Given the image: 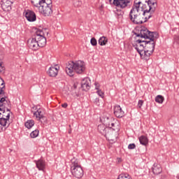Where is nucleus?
<instances>
[{
    "mask_svg": "<svg viewBox=\"0 0 179 179\" xmlns=\"http://www.w3.org/2000/svg\"><path fill=\"white\" fill-rule=\"evenodd\" d=\"M135 34L136 37H141V38L149 40L145 41V50L150 51L151 52L155 51V45H156L155 38H156L157 36L156 32H150V31L148 30L146 27H143L140 29V33H136Z\"/></svg>",
    "mask_w": 179,
    "mask_h": 179,
    "instance_id": "obj_1",
    "label": "nucleus"
},
{
    "mask_svg": "<svg viewBox=\"0 0 179 179\" xmlns=\"http://www.w3.org/2000/svg\"><path fill=\"white\" fill-rule=\"evenodd\" d=\"M141 3H142V1L135 0L129 12V20L133 24H143V23H145V20L143 18V14L141 11Z\"/></svg>",
    "mask_w": 179,
    "mask_h": 179,
    "instance_id": "obj_2",
    "label": "nucleus"
},
{
    "mask_svg": "<svg viewBox=\"0 0 179 179\" xmlns=\"http://www.w3.org/2000/svg\"><path fill=\"white\" fill-rule=\"evenodd\" d=\"M8 107H10V101L7 98V104L0 105V132L3 131V128L6 129L10 125V121H9L10 110Z\"/></svg>",
    "mask_w": 179,
    "mask_h": 179,
    "instance_id": "obj_3",
    "label": "nucleus"
},
{
    "mask_svg": "<svg viewBox=\"0 0 179 179\" xmlns=\"http://www.w3.org/2000/svg\"><path fill=\"white\" fill-rule=\"evenodd\" d=\"M86 71L85 62L78 60L77 62H69L66 66V73L69 76H73L76 73H83Z\"/></svg>",
    "mask_w": 179,
    "mask_h": 179,
    "instance_id": "obj_4",
    "label": "nucleus"
},
{
    "mask_svg": "<svg viewBox=\"0 0 179 179\" xmlns=\"http://www.w3.org/2000/svg\"><path fill=\"white\" fill-rule=\"evenodd\" d=\"M71 172L72 176L76 178H82L84 176L83 169L80 166V162L78 159L73 158L71 159Z\"/></svg>",
    "mask_w": 179,
    "mask_h": 179,
    "instance_id": "obj_5",
    "label": "nucleus"
},
{
    "mask_svg": "<svg viewBox=\"0 0 179 179\" xmlns=\"http://www.w3.org/2000/svg\"><path fill=\"white\" fill-rule=\"evenodd\" d=\"M36 10L43 16H51L52 15V1L51 0H49V2L45 1V3H43Z\"/></svg>",
    "mask_w": 179,
    "mask_h": 179,
    "instance_id": "obj_6",
    "label": "nucleus"
},
{
    "mask_svg": "<svg viewBox=\"0 0 179 179\" xmlns=\"http://www.w3.org/2000/svg\"><path fill=\"white\" fill-rule=\"evenodd\" d=\"M98 131L99 134L103 135L108 141H113V139H114L115 134L114 132H113V129L107 127L106 124H99L98 126Z\"/></svg>",
    "mask_w": 179,
    "mask_h": 179,
    "instance_id": "obj_7",
    "label": "nucleus"
},
{
    "mask_svg": "<svg viewBox=\"0 0 179 179\" xmlns=\"http://www.w3.org/2000/svg\"><path fill=\"white\" fill-rule=\"evenodd\" d=\"M35 33L39 48L45 46V44H47V39L44 35V31L43 29H36Z\"/></svg>",
    "mask_w": 179,
    "mask_h": 179,
    "instance_id": "obj_8",
    "label": "nucleus"
},
{
    "mask_svg": "<svg viewBox=\"0 0 179 179\" xmlns=\"http://www.w3.org/2000/svg\"><path fill=\"white\" fill-rule=\"evenodd\" d=\"M8 104V97L5 95V81L0 77V106Z\"/></svg>",
    "mask_w": 179,
    "mask_h": 179,
    "instance_id": "obj_9",
    "label": "nucleus"
},
{
    "mask_svg": "<svg viewBox=\"0 0 179 179\" xmlns=\"http://www.w3.org/2000/svg\"><path fill=\"white\" fill-rule=\"evenodd\" d=\"M157 8V4L155 3H152L151 6H148L149 10H145L144 11H142L143 17L144 19L145 23L149 20L150 17L152 16V13H155V11L156 10V8Z\"/></svg>",
    "mask_w": 179,
    "mask_h": 179,
    "instance_id": "obj_10",
    "label": "nucleus"
},
{
    "mask_svg": "<svg viewBox=\"0 0 179 179\" xmlns=\"http://www.w3.org/2000/svg\"><path fill=\"white\" fill-rule=\"evenodd\" d=\"M103 121V124L108 127V128H112L113 131H115V119L113 118L110 115H105L101 119Z\"/></svg>",
    "mask_w": 179,
    "mask_h": 179,
    "instance_id": "obj_11",
    "label": "nucleus"
},
{
    "mask_svg": "<svg viewBox=\"0 0 179 179\" xmlns=\"http://www.w3.org/2000/svg\"><path fill=\"white\" fill-rule=\"evenodd\" d=\"M110 5H114L116 8H120V9H124L127 8L132 0H108Z\"/></svg>",
    "mask_w": 179,
    "mask_h": 179,
    "instance_id": "obj_12",
    "label": "nucleus"
},
{
    "mask_svg": "<svg viewBox=\"0 0 179 179\" xmlns=\"http://www.w3.org/2000/svg\"><path fill=\"white\" fill-rule=\"evenodd\" d=\"M27 45L29 48L32 50L33 51H37L38 50V43L37 41V36L36 35V32L34 35L32 36V38H30L27 41Z\"/></svg>",
    "mask_w": 179,
    "mask_h": 179,
    "instance_id": "obj_13",
    "label": "nucleus"
},
{
    "mask_svg": "<svg viewBox=\"0 0 179 179\" xmlns=\"http://www.w3.org/2000/svg\"><path fill=\"white\" fill-rule=\"evenodd\" d=\"M145 41L142 39H138L136 41V43L133 44L134 48L136 50L138 54L142 53V52L145 50Z\"/></svg>",
    "mask_w": 179,
    "mask_h": 179,
    "instance_id": "obj_14",
    "label": "nucleus"
},
{
    "mask_svg": "<svg viewBox=\"0 0 179 179\" xmlns=\"http://www.w3.org/2000/svg\"><path fill=\"white\" fill-rule=\"evenodd\" d=\"M59 71V66L58 65L52 66L47 71V73L50 78H55L57 76Z\"/></svg>",
    "mask_w": 179,
    "mask_h": 179,
    "instance_id": "obj_15",
    "label": "nucleus"
},
{
    "mask_svg": "<svg viewBox=\"0 0 179 179\" xmlns=\"http://www.w3.org/2000/svg\"><path fill=\"white\" fill-rule=\"evenodd\" d=\"M25 17L28 22H36L37 17L33 10H27L25 12Z\"/></svg>",
    "mask_w": 179,
    "mask_h": 179,
    "instance_id": "obj_16",
    "label": "nucleus"
},
{
    "mask_svg": "<svg viewBox=\"0 0 179 179\" xmlns=\"http://www.w3.org/2000/svg\"><path fill=\"white\" fill-rule=\"evenodd\" d=\"M114 115H115L117 118H122V117L125 115V113L124 110H122V108H121V106L119 105H116L114 107Z\"/></svg>",
    "mask_w": 179,
    "mask_h": 179,
    "instance_id": "obj_17",
    "label": "nucleus"
},
{
    "mask_svg": "<svg viewBox=\"0 0 179 179\" xmlns=\"http://www.w3.org/2000/svg\"><path fill=\"white\" fill-rule=\"evenodd\" d=\"M90 79L89 78H85L83 79L81 82V87L83 90L85 92H87V90H90Z\"/></svg>",
    "mask_w": 179,
    "mask_h": 179,
    "instance_id": "obj_18",
    "label": "nucleus"
},
{
    "mask_svg": "<svg viewBox=\"0 0 179 179\" xmlns=\"http://www.w3.org/2000/svg\"><path fill=\"white\" fill-rule=\"evenodd\" d=\"M44 114V109L40 108L34 113V115L36 117V118L38 120V121H41V120H45Z\"/></svg>",
    "mask_w": 179,
    "mask_h": 179,
    "instance_id": "obj_19",
    "label": "nucleus"
},
{
    "mask_svg": "<svg viewBox=\"0 0 179 179\" xmlns=\"http://www.w3.org/2000/svg\"><path fill=\"white\" fill-rule=\"evenodd\" d=\"M153 54V52H151L150 50H146L145 49L141 53H139L140 57L142 59H145V61H148L150 58V55Z\"/></svg>",
    "mask_w": 179,
    "mask_h": 179,
    "instance_id": "obj_20",
    "label": "nucleus"
},
{
    "mask_svg": "<svg viewBox=\"0 0 179 179\" xmlns=\"http://www.w3.org/2000/svg\"><path fill=\"white\" fill-rule=\"evenodd\" d=\"M153 3L157 5V1L156 0H148L147 3L143 4L140 10L142 12H145V10H149V6H151L152 3Z\"/></svg>",
    "mask_w": 179,
    "mask_h": 179,
    "instance_id": "obj_21",
    "label": "nucleus"
},
{
    "mask_svg": "<svg viewBox=\"0 0 179 179\" xmlns=\"http://www.w3.org/2000/svg\"><path fill=\"white\" fill-rule=\"evenodd\" d=\"M34 163L38 170L41 171H44V169H45V161L43 159L35 160Z\"/></svg>",
    "mask_w": 179,
    "mask_h": 179,
    "instance_id": "obj_22",
    "label": "nucleus"
},
{
    "mask_svg": "<svg viewBox=\"0 0 179 179\" xmlns=\"http://www.w3.org/2000/svg\"><path fill=\"white\" fill-rule=\"evenodd\" d=\"M1 5L4 12H9L12 10V4H10V3H8L3 0H1Z\"/></svg>",
    "mask_w": 179,
    "mask_h": 179,
    "instance_id": "obj_23",
    "label": "nucleus"
},
{
    "mask_svg": "<svg viewBox=\"0 0 179 179\" xmlns=\"http://www.w3.org/2000/svg\"><path fill=\"white\" fill-rule=\"evenodd\" d=\"M46 0H31L32 5L35 8V10H37L40 6L43 5V3H45Z\"/></svg>",
    "mask_w": 179,
    "mask_h": 179,
    "instance_id": "obj_24",
    "label": "nucleus"
},
{
    "mask_svg": "<svg viewBox=\"0 0 179 179\" xmlns=\"http://www.w3.org/2000/svg\"><path fill=\"white\" fill-rule=\"evenodd\" d=\"M138 140L141 145H143V146H148L149 145V138H148V136H141L138 138Z\"/></svg>",
    "mask_w": 179,
    "mask_h": 179,
    "instance_id": "obj_25",
    "label": "nucleus"
},
{
    "mask_svg": "<svg viewBox=\"0 0 179 179\" xmlns=\"http://www.w3.org/2000/svg\"><path fill=\"white\" fill-rule=\"evenodd\" d=\"M162 166L158 164H154L153 167H152V172L156 176H158V174H160L162 173Z\"/></svg>",
    "mask_w": 179,
    "mask_h": 179,
    "instance_id": "obj_26",
    "label": "nucleus"
},
{
    "mask_svg": "<svg viewBox=\"0 0 179 179\" xmlns=\"http://www.w3.org/2000/svg\"><path fill=\"white\" fill-rule=\"evenodd\" d=\"M98 43L99 45H106L108 43V38L106 36H102L99 38Z\"/></svg>",
    "mask_w": 179,
    "mask_h": 179,
    "instance_id": "obj_27",
    "label": "nucleus"
},
{
    "mask_svg": "<svg viewBox=\"0 0 179 179\" xmlns=\"http://www.w3.org/2000/svg\"><path fill=\"white\" fill-rule=\"evenodd\" d=\"M24 125L26 128H27L28 129H31V127L34 126V120H28L25 122Z\"/></svg>",
    "mask_w": 179,
    "mask_h": 179,
    "instance_id": "obj_28",
    "label": "nucleus"
},
{
    "mask_svg": "<svg viewBox=\"0 0 179 179\" xmlns=\"http://www.w3.org/2000/svg\"><path fill=\"white\" fill-rule=\"evenodd\" d=\"M155 101L156 103H158L159 104H163V102L164 101V96L162 95H157L155 97Z\"/></svg>",
    "mask_w": 179,
    "mask_h": 179,
    "instance_id": "obj_29",
    "label": "nucleus"
},
{
    "mask_svg": "<svg viewBox=\"0 0 179 179\" xmlns=\"http://www.w3.org/2000/svg\"><path fill=\"white\" fill-rule=\"evenodd\" d=\"M73 5L76 8H80L82 6V1L73 0Z\"/></svg>",
    "mask_w": 179,
    "mask_h": 179,
    "instance_id": "obj_30",
    "label": "nucleus"
},
{
    "mask_svg": "<svg viewBox=\"0 0 179 179\" xmlns=\"http://www.w3.org/2000/svg\"><path fill=\"white\" fill-rule=\"evenodd\" d=\"M38 133H39V131L38 129L33 131L30 134L31 138H37L38 136Z\"/></svg>",
    "mask_w": 179,
    "mask_h": 179,
    "instance_id": "obj_31",
    "label": "nucleus"
},
{
    "mask_svg": "<svg viewBox=\"0 0 179 179\" xmlns=\"http://www.w3.org/2000/svg\"><path fill=\"white\" fill-rule=\"evenodd\" d=\"M115 15L116 16H117V17H122V15H124V11H122V10L117 9Z\"/></svg>",
    "mask_w": 179,
    "mask_h": 179,
    "instance_id": "obj_32",
    "label": "nucleus"
},
{
    "mask_svg": "<svg viewBox=\"0 0 179 179\" xmlns=\"http://www.w3.org/2000/svg\"><path fill=\"white\" fill-rule=\"evenodd\" d=\"M96 94H98V96H99V97H101V99L104 98V92L101 91V90H98L96 91Z\"/></svg>",
    "mask_w": 179,
    "mask_h": 179,
    "instance_id": "obj_33",
    "label": "nucleus"
},
{
    "mask_svg": "<svg viewBox=\"0 0 179 179\" xmlns=\"http://www.w3.org/2000/svg\"><path fill=\"white\" fill-rule=\"evenodd\" d=\"M90 43L94 47L97 45V40H96L94 38H91Z\"/></svg>",
    "mask_w": 179,
    "mask_h": 179,
    "instance_id": "obj_34",
    "label": "nucleus"
},
{
    "mask_svg": "<svg viewBox=\"0 0 179 179\" xmlns=\"http://www.w3.org/2000/svg\"><path fill=\"white\" fill-rule=\"evenodd\" d=\"M136 148V145H135V143H131L128 145V149L129 150H133L135 149Z\"/></svg>",
    "mask_w": 179,
    "mask_h": 179,
    "instance_id": "obj_35",
    "label": "nucleus"
},
{
    "mask_svg": "<svg viewBox=\"0 0 179 179\" xmlns=\"http://www.w3.org/2000/svg\"><path fill=\"white\" fill-rule=\"evenodd\" d=\"M5 70V67L3 66V63L0 62V73Z\"/></svg>",
    "mask_w": 179,
    "mask_h": 179,
    "instance_id": "obj_36",
    "label": "nucleus"
},
{
    "mask_svg": "<svg viewBox=\"0 0 179 179\" xmlns=\"http://www.w3.org/2000/svg\"><path fill=\"white\" fill-rule=\"evenodd\" d=\"M94 86L96 91L100 90V84L98 82L94 83Z\"/></svg>",
    "mask_w": 179,
    "mask_h": 179,
    "instance_id": "obj_37",
    "label": "nucleus"
},
{
    "mask_svg": "<svg viewBox=\"0 0 179 179\" xmlns=\"http://www.w3.org/2000/svg\"><path fill=\"white\" fill-rule=\"evenodd\" d=\"M94 103L96 104V106H100V99L99 98H95Z\"/></svg>",
    "mask_w": 179,
    "mask_h": 179,
    "instance_id": "obj_38",
    "label": "nucleus"
},
{
    "mask_svg": "<svg viewBox=\"0 0 179 179\" xmlns=\"http://www.w3.org/2000/svg\"><path fill=\"white\" fill-rule=\"evenodd\" d=\"M142 106H143V101L139 100L137 106L138 107V108H141Z\"/></svg>",
    "mask_w": 179,
    "mask_h": 179,
    "instance_id": "obj_39",
    "label": "nucleus"
},
{
    "mask_svg": "<svg viewBox=\"0 0 179 179\" xmlns=\"http://www.w3.org/2000/svg\"><path fill=\"white\" fill-rule=\"evenodd\" d=\"M174 40L176 44H179V36H175Z\"/></svg>",
    "mask_w": 179,
    "mask_h": 179,
    "instance_id": "obj_40",
    "label": "nucleus"
},
{
    "mask_svg": "<svg viewBox=\"0 0 179 179\" xmlns=\"http://www.w3.org/2000/svg\"><path fill=\"white\" fill-rule=\"evenodd\" d=\"M62 107H63V108H66V107H68V103H62Z\"/></svg>",
    "mask_w": 179,
    "mask_h": 179,
    "instance_id": "obj_41",
    "label": "nucleus"
},
{
    "mask_svg": "<svg viewBox=\"0 0 179 179\" xmlns=\"http://www.w3.org/2000/svg\"><path fill=\"white\" fill-rule=\"evenodd\" d=\"M142 1V3H141V5H145V3H147V2L149 1V0H140ZM145 2V3H143Z\"/></svg>",
    "mask_w": 179,
    "mask_h": 179,
    "instance_id": "obj_42",
    "label": "nucleus"
},
{
    "mask_svg": "<svg viewBox=\"0 0 179 179\" xmlns=\"http://www.w3.org/2000/svg\"><path fill=\"white\" fill-rule=\"evenodd\" d=\"M176 178L179 179V173L176 176Z\"/></svg>",
    "mask_w": 179,
    "mask_h": 179,
    "instance_id": "obj_43",
    "label": "nucleus"
},
{
    "mask_svg": "<svg viewBox=\"0 0 179 179\" xmlns=\"http://www.w3.org/2000/svg\"><path fill=\"white\" fill-rule=\"evenodd\" d=\"M71 133H72V130H69V134H71Z\"/></svg>",
    "mask_w": 179,
    "mask_h": 179,
    "instance_id": "obj_44",
    "label": "nucleus"
},
{
    "mask_svg": "<svg viewBox=\"0 0 179 179\" xmlns=\"http://www.w3.org/2000/svg\"><path fill=\"white\" fill-rule=\"evenodd\" d=\"M120 162H121V159H118V162H119V163H120Z\"/></svg>",
    "mask_w": 179,
    "mask_h": 179,
    "instance_id": "obj_45",
    "label": "nucleus"
}]
</instances>
